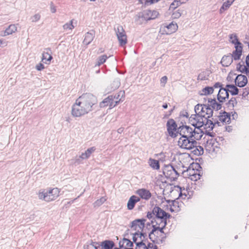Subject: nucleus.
Here are the masks:
<instances>
[{
    "instance_id": "obj_4",
    "label": "nucleus",
    "mask_w": 249,
    "mask_h": 249,
    "mask_svg": "<svg viewBox=\"0 0 249 249\" xmlns=\"http://www.w3.org/2000/svg\"><path fill=\"white\" fill-rule=\"evenodd\" d=\"M195 142V141L191 139L189 137H180L178 145L181 149L191 150L194 147Z\"/></svg>"
},
{
    "instance_id": "obj_61",
    "label": "nucleus",
    "mask_w": 249,
    "mask_h": 249,
    "mask_svg": "<svg viewBox=\"0 0 249 249\" xmlns=\"http://www.w3.org/2000/svg\"><path fill=\"white\" fill-rule=\"evenodd\" d=\"M163 107L164 108H166L167 107V105H164L163 106Z\"/></svg>"
},
{
    "instance_id": "obj_37",
    "label": "nucleus",
    "mask_w": 249,
    "mask_h": 249,
    "mask_svg": "<svg viewBox=\"0 0 249 249\" xmlns=\"http://www.w3.org/2000/svg\"><path fill=\"white\" fill-rule=\"evenodd\" d=\"M224 2L221 7L220 12L223 13L224 10L227 9L232 3L233 0H224Z\"/></svg>"
},
{
    "instance_id": "obj_33",
    "label": "nucleus",
    "mask_w": 249,
    "mask_h": 249,
    "mask_svg": "<svg viewBox=\"0 0 249 249\" xmlns=\"http://www.w3.org/2000/svg\"><path fill=\"white\" fill-rule=\"evenodd\" d=\"M209 106L213 110H219L221 108V105L218 104L215 99H211L209 100Z\"/></svg>"
},
{
    "instance_id": "obj_54",
    "label": "nucleus",
    "mask_w": 249,
    "mask_h": 249,
    "mask_svg": "<svg viewBox=\"0 0 249 249\" xmlns=\"http://www.w3.org/2000/svg\"><path fill=\"white\" fill-rule=\"evenodd\" d=\"M226 130L229 132H231L232 130V126H227L225 127Z\"/></svg>"
},
{
    "instance_id": "obj_20",
    "label": "nucleus",
    "mask_w": 249,
    "mask_h": 249,
    "mask_svg": "<svg viewBox=\"0 0 249 249\" xmlns=\"http://www.w3.org/2000/svg\"><path fill=\"white\" fill-rule=\"evenodd\" d=\"M52 59V53L50 50L44 51L41 55V61L45 64H49Z\"/></svg>"
},
{
    "instance_id": "obj_57",
    "label": "nucleus",
    "mask_w": 249,
    "mask_h": 249,
    "mask_svg": "<svg viewBox=\"0 0 249 249\" xmlns=\"http://www.w3.org/2000/svg\"><path fill=\"white\" fill-rule=\"evenodd\" d=\"M167 78L166 77H163L161 79V82H163L165 84L166 82Z\"/></svg>"
},
{
    "instance_id": "obj_23",
    "label": "nucleus",
    "mask_w": 249,
    "mask_h": 249,
    "mask_svg": "<svg viewBox=\"0 0 249 249\" xmlns=\"http://www.w3.org/2000/svg\"><path fill=\"white\" fill-rule=\"evenodd\" d=\"M153 213L155 217L167 219L169 217V215L159 207H155L153 209Z\"/></svg>"
},
{
    "instance_id": "obj_11",
    "label": "nucleus",
    "mask_w": 249,
    "mask_h": 249,
    "mask_svg": "<svg viewBox=\"0 0 249 249\" xmlns=\"http://www.w3.org/2000/svg\"><path fill=\"white\" fill-rule=\"evenodd\" d=\"M167 130L169 135L172 138H176L179 135V127H177V124L173 120L167 122Z\"/></svg>"
},
{
    "instance_id": "obj_42",
    "label": "nucleus",
    "mask_w": 249,
    "mask_h": 249,
    "mask_svg": "<svg viewBox=\"0 0 249 249\" xmlns=\"http://www.w3.org/2000/svg\"><path fill=\"white\" fill-rule=\"evenodd\" d=\"M159 186L160 189L162 190V191L163 193L166 192L170 187V186L169 184H167L165 182L164 183L163 182H159Z\"/></svg>"
},
{
    "instance_id": "obj_46",
    "label": "nucleus",
    "mask_w": 249,
    "mask_h": 249,
    "mask_svg": "<svg viewBox=\"0 0 249 249\" xmlns=\"http://www.w3.org/2000/svg\"><path fill=\"white\" fill-rule=\"evenodd\" d=\"M107 58V57L106 55L101 56V57H100L98 58V59L96 63V65L99 66L101 64H103L104 62H105Z\"/></svg>"
},
{
    "instance_id": "obj_8",
    "label": "nucleus",
    "mask_w": 249,
    "mask_h": 249,
    "mask_svg": "<svg viewBox=\"0 0 249 249\" xmlns=\"http://www.w3.org/2000/svg\"><path fill=\"white\" fill-rule=\"evenodd\" d=\"M178 29V25L175 22L172 21L168 25L162 26L160 30L161 35H171L176 32Z\"/></svg>"
},
{
    "instance_id": "obj_7",
    "label": "nucleus",
    "mask_w": 249,
    "mask_h": 249,
    "mask_svg": "<svg viewBox=\"0 0 249 249\" xmlns=\"http://www.w3.org/2000/svg\"><path fill=\"white\" fill-rule=\"evenodd\" d=\"M226 87L227 88V89L224 88H220L217 94V99L220 102H223L225 101L227 99L229 98L228 91H229L231 95H233V91L230 90V89L233 88V86L230 84H227L226 85Z\"/></svg>"
},
{
    "instance_id": "obj_31",
    "label": "nucleus",
    "mask_w": 249,
    "mask_h": 249,
    "mask_svg": "<svg viewBox=\"0 0 249 249\" xmlns=\"http://www.w3.org/2000/svg\"><path fill=\"white\" fill-rule=\"evenodd\" d=\"M219 121L223 124H228L231 122L230 116L226 112L221 113L219 116Z\"/></svg>"
},
{
    "instance_id": "obj_63",
    "label": "nucleus",
    "mask_w": 249,
    "mask_h": 249,
    "mask_svg": "<svg viewBox=\"0 0 249 249\" xmlns=\"http://www.w3.org/2000/svg\"><path fill=\"white\" fill-rule=\"evenodd\" d=\"M234 115H235V114L237 115V114H236V113L235 111H234Z\"/></svg>"
},
{
    "instance_id": "obj_44",
    "label": "nucleus",
    "mask_w": 249,
    "mask_h": 249,
    "mask_svg": "<svg viewBox=\"0 0 249 249\" xmlns=\"http://www.w3.org/2000/svg\"><path fill=\"white\" fill-rule=\"evenodd\" d=\"M160 0H139V2L143 5L152 4L157 2Z\"/></svg>"
},
{
    "instance_id": "obj_25",
    "label": "nucleus",
    "mask_w": 249,
    "mask_h": 249,
    "mask_svg": "<svg viewBox=\"0 0 249 249\" xmlns=\"http://www.w3.org/2000/svg\"><path fill=\"white\" fill-rule=\"evenodd\" d=\"M158 13L154 11H147L142 13V17L145 20H150L156 18Z\"/></svg>"
},
{
    "instance_id": "obj_14",
    "label": "nucleus",
    "mask_w": 249,
    "mask_h": 249,
    "mask_svg": "<svg viewBox=\"0 0 249 249\" xmlns=\"http://www.w3.org/2000/svg\"><path fill=\"white\" fill-rule=\"evenodd\" d=\"M234 60L239 59L242 55L243 45L234 35Z\"/></svg>"
},
{
    "instance_id": "obj_21",
    "label": "nucleus",
    "mask_w": 249,
    "mask_h": 249,
    "mask_svg": "<svg viewBox=\"0 0 249 249\" xmlns=\"http://www.w3.org/2000/svg\"><path fill=\"white\" fill-rule=\"evenodd\" d=\"M207 107L202 105L198 104L195 107V114L201 116H206Z\"/></svg>"
},
{
    "instance_id": "obj_56",
    "label": "nucleus",
    "mask_w": 249,
    "mask_h": 249,
    "mask_svg": "<svg viewBox=\"0 0 249 249\" xmlns=\"http://www.w3.org/2000/svg\"><path fill=\"white\" fill-rule=\"evenodd\" d=\"M238 89L234 86V95H237L238 94Z\"/></svg>"
},
{
    "instance_id": "obj_58",
    "label": "nucleus",
    "mask_w": 249,
    "mask_h": 249,
    "mask_svg": "<svg viewBox=\"0 0 249 249\" xmlns=\"http://www.w3.org/2000/svg\"><path fill=\"white\" fill-rule=\"evenodd\" d=\"M214 87L215 88H220L221 87V85L219 83H216V84H215L214 85Z\"/></svg>"
},
{
    "instance_id": "obj_30",
    "label": "nucleus",
    "mask_w": 249,
    "mask_h": 249,
    "mask_svg": "<svg viewBox=\"0 0 249 249\" xmlns=\"http://www.w3.org/2000/svg\"><path fill=\"white\" fill-rule=\"evenodd\" d=\"M148 163L149 166L153 170H158L160 169V165L159 160L150 158L149 159Z\"/></svg>"
},
{
    "instance_id": "obj_26",
    "label": "nucleus",
    "mask_w": 249,
    "mask_h": 249,
    "mask_svg": "<svg viewBox=\"0 0 249 249\" xmlns=\"http://www.w3.org/2000/svg\"><path fill=\"white\" fill-rule=\"evenodd\" d=\"M119 246L120 248L130 249L132 248L133 243L130 240L126 238H123L121 241L119 242Z\"/></svg>"
},
{
    "instance_id": "obj_28",
    "label": "nucleus",
    "mask_w": 249,
    "mask_h": 249,
    "mask_svg": "<svg viewBox=\"0 0 249 249\" xmlns=\"http://www.w3.org/2000/svg\"><path fill=\"white\" fill-rule=\"evenodd\" d=\"M140 199L135 196H132L128 199L127 203V208L128 210H131L133 209L135 204L139 202Z\"/></svg>"
},
{
    "instance_id": "obj_64",
    "label": "nucleus",
    "mask_w": 249,
    "mask_h": 249,
    "mask_svg": "<svg viewBox=\"0 0 249 249\" xmlns=\"http://www.w3.org/2000/svg\"><path fill=\"white\" fill-rule=\"evenodd\" d=\"M114 249H119L116 248H114Z\"/></svg>"
},
{
    "instance_id": "obj_9",
    "label": "nucleus",
    "mask_w": 249,
    "mask_h": 249,
    "mask_svg": "<svg viewBox=\"0 0 249 249\" xmlns=\"http://www.w3.org/2000/svg\"><path fill=\"white\" fill-rule=\"evenodd\" d=\"M206 116H201L198 115H192L190 119V123L194 126L200 128L201 127L204 123V121H206Z\"/></svg>"
},
{
    "instance_id": "obj_35",
    "label": "nucleus",
    "mask_w": 249,
    "mask_h": 249,
    "mask_svg": "<svg viewBox=\"0 0 249 249\" xmlns=\"http://www.w3.org/2000/svg\"><path fill=\"white\" fill-rule=\"evenodd\" d=\"M114 246V243L110 240H106L101 244V246L103 249H111Z\"/></svg>"
},
{
    "instance_id": "obj_52",
    "label": "nucleus",
    "mask_w": 249,
    "mask_h": 249,
    "mask_svg": "<svg viewBox=\"0 0 249 249\" xmlns=\"http://www.w3.org/2000/svg\"><path fill=\"white\" fill-rule=\"evenodd\" d=\"M174 191L178 192V196H181V190H180V189L178 187V186H174Z\"/></svg>"
},
{
    "instance_id": "obj_51",
    "label": "nucleus",
    "mask_w": 249,
    "mask_h": 249,
    "mask_svg": "<svg viewBox=\"0 0 249 249\" xmlns=\"http://www.w3.org/2000/svg\"><path fill=\"white\" fill-rule=\"evenodd\" d=\"M146 249H158L157 247L153 244H149L147 245Z\"/></svg>"
},
{
    "instance_id": "obj_47",
    "label": "nucleus",
    "mask_w": 249,
    "mask_h": 249,
    "mask_svg": "<svg viewBox=\"0 0 249 249\" xmlns=\"http://www.w3.org/2000/svg\"><path fill=\"white\" fill-rule=\"evenodd\" d=\"M35 68L37 71H41L44 69V65L41 63L36 65Z\"/></svg>"
},
{
    "instance_id": "obj_55",
    "label": "nucleus",
    "mask_w": 249,
    "mask_h": 249,
    "mask_svg": "<svg viewBox=\"0 0 249 249\" xmlns=\"http://www.w3.org/2000/svg\"><path fill=\"white\" fill-rule=\"evenodd\" d=\"M50 11L52 13H54L56 12V9L54 6H51L50 7Z\"/></svg>"
},
{
    "instance_id": "obj_48",
    "label": "nucleus",
    "mask_w": 249,
    "mask_h": 249,
    "mask_svg": "<svg viewBox=\"0 0 249 249\" xmlns=\"http://www.w3.org/2000/svg\"><path fill=\"white\" fill-rule=\"evenodd\" d=\"M196 152H195V154L198 155H201L203 154V148L201 146H198L196 147Z\"/></svg>"
},
{
    "instance_id": "obj_36",
    "label": "nucleus",
    "mask_w": 249,
    "mask_h": 249,
    "mask_svg": "<svg viewBox=\"0 0 249 249\" xmlns=\"http://www.w3.org/2000/svg\"><path fill=\"white\" fill-rule=\"evenodd\" d=\"M114 89L108 84H105L100 88V90L103 93H108Z\"/></svg>"
},
{
    "instance_id": "obj_32",
    "label": "nucleus",
    "mask_w": 249,
    "mask_h": 249,
    "mask_svg": "<svg viewBox=\"0 0 249 249\" xmlns=\"http://www.w3.org/2000/svg\"><path fill=\"white\" fill-rule=\"evenodd\" d=\"M213 87H206L200 91L199 94L201 96H208L213 94Z\"/></svg>"
},
{
    "instance_id": "obj_10",
    "label": "nucleus",
    "mask_w": 249,
    "mask_h": 249,
    "mask_svg": "<svg viewBox=\"0 0 249 249\" xmlns=\"http://www.w3.org/2000/svg\"><path fill=\"white\" fill-rule=\"evenodd\" d=\"M178 2H173L169 8V13L173 19L179 18L182 15V10L178 9Z\"/></svg>"
},
{
    "instance_id": "obj_38",
    "label": "nucleus",
    "mask_w": 249,
    "mask_h": 249,
    "mask_svg": "<svg viewBox=\"0 0 249 249\" xmlns=\"http://www.w3.org/2000/svg\"><path fill=\"white\" fill-rule=\"evenodd\" d=\"M74 28L73 25V20H71L69 22L65 23L62 26V28L65 31H71Z\"/></svg>"
},
{
    "instance_id": "obj_2",
    "label": "nucleus",
    "mask_w": 249,
    "mask_h": 249,
    "mask_svg": "<svg viewBox=\"0 0 249 249\" xmlns=\"http://www.w3.org/2000/svg\"><path fill=\"white\" fill-rule=\"evenodd\" d=\"M145 225L144 219H137L133 221L131 224V228L136 232L133 234L132 239L134 242L138 240V238H141L143 234L141 231L143 230Z\"/></svg>"
},
{
    "instance_id": "obj_5",
    "label": "nucleus",
    "mask_w": 249,
    "mask_h": 249,
    "mask_svg": "<svg viewBox=\"0 0 249 249\" xmlns=\"http://www.w3.org/2000/svg\"><path fill=\"white\" fill-rule=\"evenodd\" d=\"M149 237L152 242L159 244L162 242L164 238V234L162 230L154 229L149 234Z\"/></svg>"
},
{
    "instance_id": "obj_39",
    "label": "nucleus",
    "mask_w": 249,
    "mask_h": 249,
    "mask_svg": "<svg viewBox=\"0 0 249 249\" xmlns=\"http://www.w3.org/2000/svg\"><path fill=\"white\" fill-rule=\"evenodd\" d=\"M187 175L191 179H193L194 178H196L197 174L195 173L193 167H189V168L187 170Z\"/></svg>"
},
{
    "instance_id": "obj_22",
    "label": "nucleus",
    "mask_w": 249,
    "mask_h": 249,
    "mask_svg": "<svg viewBox=\"0 0 249 249\" xmlns=\"http://www.w3.org/2000/svg\"><path fill=\"white\" fill-rule=\"evenodd\" d=\"M17 27L15 24L9 25L4 31L3 33V36H6L12 35L17 32Z\"/></svg>"
},
{
    "instance_id": "obj_34",
    "label": "nucleus",
    "mask_w": 249,
    "mask_h": 249,
    "mask_svg": "<svg viewBox=\"0 0 249 249\" xmlns=\"http://www.w3.org/2000/svg\"><path fill=\"white\" fill-rule=\"evenodd\" d=\"M94 34L93 33L87 32L84 36L83 42L84 44L88 45L93 40Z\"/></svg>"
},
{
    "instance_id": "obj_15",
    "label": "nucleus",
    "mask_w": 249,
    "mask_h": 249,
    "mask_svg": "<svg viewBox=\"0 0 249 249\" xmlns=\"http://www.w3.org/2000/svg\"><path fill=\"white\" fill-rule=\"evenodd\" d=\"M60 190L57 187L50 188L48 190L49 202L54 201L60 195Z\"/></svg>"
},
{
    "instance_id": "obj_3",
    "label": "nucleus",
    "mask_w": 249,
    "mask_h": 249,
    "mask_svg": "<svg viewBox=\"0 0 249 249\" xmlns=\"http://www.w3.org/2000/svg\"><path fill=\"white\" fill-rule=\"evenodd\" d=\"M117 103V99L110 95L104 99L99 104V107L103 110L107 111L113 108Z\"/></svg>"
},
{
    "instance_id": "obj_18",
    "label": "nucleus",
    "mask_w": 249,
    "mask_h": 249,
    "mask_svg": "<svg viewBox=\"0 0 249 249\" xmlns=\"http://www.w3.org/2000/svg\"><path fill=\"white\" fill-rule=\"evenodd\" d=\"M248 82L247 78L246 76L239 74L234 79V83L239 87H244Z\"/></svg>"
},
{
    "instance_id": "obj_60",
    "label": "nucleus",
    "mask_w": 249,
    "mask_h": 249,
    "mask_svg": "<svg viewBox=\"0 0 249 249\" xmlns=\"http://www.w3.org/2000/svg\"><path fill=\"white\" fill-rule=\"evenodd\" d=\"M183 157L184 158H189L188 156L186 155H183Z\"/></svg>"
},
{
    "instance_id": "obj_24",
    "label": "nucleus",
    "mask_w": 249,
    "mask_h": 249,
    "mask_svg": "<svg viewBox=\"0 0 249 249\" xmlns=\"http://www.w3.org/2000/svg\"><path fill=\"white\" fill-rule=\"evenodd\" d=\"M214 126V124L213 123V121L208 119L206 117V121H204V123L201 127L205 130L206 133H208L213 129Z\"/></svg>"
},
{
    "instance_id": "obj_17",
    "label": "nucleus",
    "mask_w": 249,
    "mask_h": 249,
    "mask_svg": "<svg viewBox=\"0 0 249 249\" xmlns=\"http://www.w3.org/2000/svg\"><path fill=\"white\" fill-rule=\"evenodd\" d=\"M179 135L180 137H190L194 132L192 127L187 125H182L179 127Z\"/></svg>"
},
{
    "instance_id": "obj_16",
    "label": "nucleus",
    "mask_w": 249,
    "mask_h": 249,
    "mask_svg": "<svg viewBox=\"0 0 249 249\" xmlns=\"http://www.w3.org/2000/svg\"><path fill=\"white\" fill-rule=\"evenodd\" d=\"M116 36L120 45H123L126 43V36L122 27L119 26L117 28Z\"/></svg>"
},
{
    "instance_id": "obj_59",
    "label": "nucleus",
    "mask_w": 249,
    "mask_h": 249,
    "mask_svg": "<svg viewBox=\"0 0 249 249\" xmlns=\"http://www.w3.org/2000/svg\"><path fill=\"white\" fill-rule=\"evenodd\" d=\"M245 73H246V74L249 77V68H248L247 70L245 72Z\"/></svg>"
},
{
    "instance_id": "obj_50",
    "label": "nucleus",
    "mask_w": 249,
    "mask_h": 249,
    "mask_svg": "<svg viewBox=\"0 0 249 249\" xmlns=\"http://www.w3.org/2000/svg\"><path fill=\"white\" fill-rule=\"evenodd\" d=\"M227 80L228 81V82L229 83H231L232 81V74L231 73V72L229 74V75H228V76L227 77Z\"/></svg>"
},
{
    "instance_id": "obj_1",
    "label": "nucleus",
    "mask_w": 249,
    "mask_h": 249,
    "mask_svg": "<svg viewBox=\"0 0 249 249\" xmlns=\"http://www.w3.org/2000/svg\"><path fill=\"white\" fill-rule=\"evenodd\" d=\"M95 103V98L89 94L79 96L75 101L71 110V115L75 117H81L89 112Z\"/></svg>"
},
{
    "instance_id": "obj_49",
    "label": "nucleus",
    "mask_w": 249,
    "mask_h": 249,
    "mask_svg": "<svg viewBox=\"0 0 249 249\" xmlns=\"http://www.w3.org/2000/svg\"><path fill=\"white\" fill-rule=\"evenodd\" d=\"M40 16L38 14L34 15L32 18V20L33 22H36L40 19Z\"/></svg>"
},
{
    "instance_id": "obj_13",
    "label": "nucleus",
    "mask_w": 249,
    "mask_h": 249,
    "mask_svg": "<svg viewBox=\"0 0 249 249\" xmlns=\"http://www.w3.org/2000/svg\"><path fill=\"white\" fill-rule=\"evenodd\" d=\"M166 218L154 217L151 220L152 227L154 229L163 230L166 224Z\"/></svg>"
},
{
    "instance_id": "obj_29",
    "label": "nucleus",
    "mask_w": 249,
    "mask_h": 249,
    "mask_svg": "<svg viewBox=\"0 0 249 249\" xmlns=\"http://www.w3.org/2000/svg\"><path fill=\"white\" fill-rule=\"evenodd\" d=\"M232 56L231 54L224 55L221 59V64L223 66L228 67L232 62Z\"/></svg>"
},
{
    "instance_id": "obj_27",
    "label": "nucleus",
    "mask_w": 249,
    "mask_h": 249,
    "mask_svg": "<svg viewBox=\"0 0 249 249\" xmlns=\"http://www.w3.org/2000/svg\"><path fill=\"white\" fill-rule=\"evenodd\" d=\"M136 193L142 198L148 199L151 196L150 192L145 189H140L137 191Z\"/></svg>"
},
{
    "instance_id": "obj_43",
    "label": "nucleus",
    "mask_w": 249,
    "mask_h": 249,
    "mask_svg": "<svg viewBox=\"0 0 249 249\" xmlns=\"http://www.w3.org/2000/svg\"><path fill=\"white\" fill-rule=\"evenodd\" d=\"M91 153V151L88 149L81 154L80 156V158L82 160L87 159L90 156Z\"/></svg>"
},
{
    "instance_id": "obj_45",
    "label": "nucleus",
    "mask_w": 249,
    "mask_h": 249,
    "mask_svg": "<svg viewBox=\"0 0 249 249\" xmlns=\"http://www.w3.org/2000/svg\"><path fill=\"white\" fill-rule=\"evenodd\" d=\"M107 200V199L105 197H101L99 199H97L95 202L94 205L96 206H99L104 203Z\"/></svg>"
},
{
    "instance_id": "obj_12",
    "label": "nucleus",
    "mask_w": 249,
    "mask_h": 249,
    "mask_svg": "<svg viewBox=\"0 0 249 249\" xmlns=\"http://www.w3.org/2000/svg\"><path fill=\"white\" fill-rule=\"evenodd\" d=\"M163 172L164 176L171 181L175 180L178 177V173L172 166H166Z\"/></svg>"
},
{
    "instance_id": "obj_62",
    "label": "nucleus",
    "mask_w": 249,
    "mask_h": 249,
    "mask_svg": "<svg viewBox=\"0 0 249 249\" xmlns=\"http://www.w3.org/2000/svg\"><path fill=\"white\" fill-rule=\"evenodd\" d=\"M90 1H95L96 0H89Z\"/></svg>"
},
{
    "instance_id": "obj_40",
    "label": "nucleus",
    "mask_w": 249,
    "mask_h": 249,
    "mask_svg": "<svg viewBox=\"0 0 249 249\" xmlns=\"http://www.w3.org/2000/svg\"><path fill=\"white\" fill-rule=\"evenodd\" d=\"M236 69L242 73L245 72L248 69L247 67L244 65L243 61L240 62L237 65Z\"/></svg>"
},
{
    "instance_id": "obj_41",
    "label": "nucleus",
    "mask_w": 249,
    "mask_h": 249,
    "mask_svg": "<svg viewBox=\"0 0 249 249\" xmlns=\"http://www.w3.org/2000/svg\"><path fill=\"white\" fill-rule=\"evenodd\" d=\"M138 241L139 240L135 242L136 245L135 249H146L147 245H146L142 241Z\"/></svg>"
},
{
    "instance_id": "obj_53",
    "label": "nucleus",
    "mask_w": 249,
    "mask_h": 249,
    "mask_svg": "<svg viewBox=\"0 0 249 249\" xmlns=\"http://www.w3.org/2000/svg\"><path fill=\"white\" fill-rule=\"evenodd\" d=\"M155 215L153 213V211L152 212H149L147 214V217L149 219L153 218V216Z\"/></svg>"
},
{
    "instance_id": "obj_6",
    "label": "nucleus",
    "mask_w": 249,
    "mask_h": 249,
    "mask_svg": "<svg viewBox=\"0 0 249 249\" xmlns=\"http://www.w3.org/2000/svg\"><path fill=\"white\" fill-rule=\"evenodd\" d=\"M219 144L215 141L210 139L207 141L205 145V149L206 151L212 155L216 154L219 150Z\"/></svg>"
},
{
    "instance_id": "obj_19",
    "label": "nucleus",
    "mask_w": 249,
    "mask_h": 249,
    "mask_svg": "<svg viewBox=\"0 0 249 249\" xmlns=\"http://www.w3.org/2000/svg\"><path fill=\"white\" fill-rule=\"evenodd\" d=\"M36 196L38 199L41 201L49 202L48 195V191H46L44 189H40L38 191V192L36 193Z\"/></svg>"
}]
</instances>
